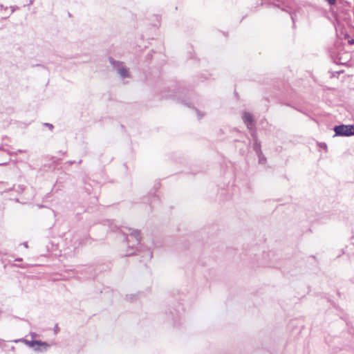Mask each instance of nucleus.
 <instances>
[{
	"label": "nucleus",
	"instance_id": "393cba45",
	"mask_svg": "<svg viewBox=\"0 0 354 354\" xmlns=\"http://www.w3.org/2000/svg\"><path fill=\"white\" fill-rule=\"evenodd\" d=\"M2 149H3L2 147H0V150H2Z\"/></svg>",
	"mask_w": 354,
	"mask_h": 354
},
{
	"label": "nucleus",
	"instance_id": "9b49d317",
	"mask_svg": "<svg viewBox=\"0 0 354 354\" xmlns=\"http://www.w3.org/2000/svg\"><path fill=\"white\" fill-rule=\"evenodd\" d=\"M24 150H21V149H19L18 151H17L16 152H14L13 154L15 155H17L19 153H22L24 152ZM9 154H12V152H10V151H7Z\"/></svg>",
	"mask_w": 354,
	"mask_h": 354
},
{
	"label": "nucleus",
	"instance_id": "b1692460",
	"mask_svg": "<svg viewBox=\"0 0 354 354\" xmlns=\"http://www.w3.org/2000/svg\"><path fill=\"white\" fill-rule=\"evenodd\" d=\"M326 147V145L324 144V145H322V147Z\"/></svg>",
	"mask_w": 354,
	"mask_h": 354
},
{
	"label": "nucleus",
	"instance_id": "f3484780",
	"mask_svg": "<svg viewBox=\"0 0 354 354\" xmlns=\"http://www.w3.org/2000/svg\"><path fill=\"white\" fill-rule=\"evenodd\" d=\"M197 111V113L199 114V111ZM199 115V119H201L203 115Z\"/></svg>",
	"mask_w": 354,
	"mask_h": 354
},
{
	"label": "nucleus",
	"instance_id": "dca6fc26",
	"mask_svg": "<svg viewBox=\"0 0 354 354\" xmlns=\"http://www.w3.org/2000/svg\"><path fill=\"white\" fill-rule=\"evenodd\" d=\"M24 245L26 248H28V243H27V242L24 243Z\"/></svg>",
	"mask_w": 354,
	"mask_h": 354
},
{
	"label": "nucleus",
	"instance_id": "423d86ee",
	"mask_svg": "<svg viewBox=\"0 0 354 354\" xmlns=\"http://www.w3.org/2000/svg\"><path fill=\"white\" fill-rule=\"evenodd\" d=\"M26 344L31 347H34L35 346H42L43 348H35V351H45L49 347V344L45 342H41L39 340H32V341H26Z\"/></svg>",
	"mask_w": 354,
	"mask_h": 354
},
{
	"label": "nucleus",
	"instance_id": "9d476101",
	"mask_svg": "<svg viewBox=\"0 0 354 354\" xmlns=\"http://www.w3.org/2000/svg\"><path fill=\"white\" fill-rule=\"evenodd\" d=\"M329 6H334L336 4L337 0H325Z\"/></svg>",
	"mask_w": 354,
	"mask_h": 354
},
{
	"label": "nucleus",
	"instance_id": "0eeeda50",
	"mask_svg": "<svg viewBox=\"0 0 354 354\" xmlns=\"http://www.w3.org/2000/svg\"><path fill=\"white\" fill-rule=\"evenodd\" d=\"M152 256H153V253L152 252L147 249L144 252V255L142 256L145 259L147 260H149L152 258Z\"/></svg>",
	"mask_w": 354,
	"mask_h": 354
},
{
	"label": "nucleus",
	"instance_id": "4be33fe9",
	"mask_svg": "<svg viewBox=\"0 0 354 354\" xmlns=\"http://www.w3.org/2000/svg\"><path fill=\"white\" fill-rule=\"evenodd\" d=\"M344 55H346L347 57L348 56V54L347 53H344Z\"/></svg>",
	"mask_w": 354,
	"mask_h": 354
},
{
	"label": "nucleus",
	"instance_id": "39448f33",
	"mask_svg": "<svg viewBox=\"0 0 354 354\" xmlns=\"http://www.w3.org/2000/svg\"><path fill=\"white\" fill-rule=\"evenodd\" d=\"M127 230L130 232V238L126 237L127 242L129 243L130 241V239H131L133 240V243L131 247H133L135 245H138L141 240L140 231L138 230H132L131 228H127Z\"/></svg>",
	"mask_w": 354,
	"mask_h": 354
},
{
	"label": "nucleus",
	"instance_id": "412c9836",
	"mask_svg": "<svg viewBox=\"0 0 354 354\" xmlns=\"http://www.w3.org/2000/svg\"><path fill=\"white\" fill-rule=\"evenodd\" d=\"M135 254V252H132L129 253L128 255H131V254Z\"/></svg>",
	"mask_w": 354,
	"mask_h": 354
},
{
	"label": "nucleus",
	"instance_id": "7ed1b4c3",
	"mask_svg": "<svg viewBox=\"0 0 354 354\" xmlns=\"http://www.w3.org/2000/svg\"><path fill=\"white\" fill-rule=\"evenodd\" d=\"M242 119L250 133H252L253 131H257L254 127V119L250 113L246 111L244 112L242 115Z\"/></svg>",
	"mask_w": 354,
	"mask_h": 354
},
{
	"label": "nucleus",
	"instance_id": "1a4fd4ad",
	"mask_svg": "<svg viewBox=\"0 0 354 354\" xmlns=\"http://www.w3.org/2000/svg\"><path fill=\"white\" fill-rule=\"evenodd\" d=\"M0 348H1L3 351H8V349H7L8 348L7 344L3 339H0Z\"/></svg>",
	"mask_w": 354,
	"mask_h": 354
},
{
	"label": "nucleus",
	"instance_id": "6ab92c4d",
	"mask_svg": "<svg viewBox=\"0 0 354 354\" xmlns=\"http://www.w3.org/2000/svg\"><path fill=\"white\" fill-rule=\"evenodd\" d=\"M291 18H292V21L294 22L295 21V18H294L293 15H291Z\"/></svg>",
	"mask_w": 354,
	"mask_h": 354
},
{
	"label": "nucleus",
	"instance_id": "2eb2a0df",
	"mask_svg": "<svg viewBox=\"0 0 354 354\" xmlns=\"http://www.w3.org/2000/svg\"><path fill=\"white\" fill-rule=\"evenodd\" d=\"M10 351H15V346H12L10 347Z\"/></svg>",
	"mask_w": 354,
	"mask_h": 354
},
{
	"label": "nucleus",
	"instance_id": "6e6552de",
	"mask_svg": "<svg viewBox=\"0 0 354 354\" xmlns=\"http://www.w3.org/2000/svg\"><path fill=\"white\" fill-rule=\"evenodd\" d=\"M335 62L339 64H344L346 62V59L343 58L342 56L339 57H337Z\"/></svg>",
	"mask_w": 354,
	"mask_h": 354
},
{
	"label": "nucleus",
	"instance_id": "a211bd4d",
	"mask_svg": "<svg viewBox=\"0 0 354 354\" xmlns=\"http://www.w3.org/2000/svg\"><path fill=\"white\" fill-rule=\"evenodd\" d=\"M11 8H12V12H14L15 10V8L14 7H11Z\"/></svg>",
	"mask_w": 354,
	"mask_h": 354
},
{
	"label": "nucleus",
	"instance_id": "ddd939ff",
	"mask_svg": "<svg viewBox=\"0 0 354 354\" xmlns=\"http://www.w3.org/2000/svg\"><path fill=\"white\" fill-rule=\"evenodd\" d=\"M266 160V157L262 153V156H261V162H260V163L261 164H263V163H265Z\"/></svg>",
	"mask_w": 354,
	"mask_h": 354
},
{
	"label": "nucleus",
	"instance_id": "4468645a",
	"mask_svg": "<svg viewBox=\"0 0 354 354\" xmlns=\"http://www.w3.org/2000/svg\"><path fill=\"white\" fill-rule=\"evenodd\" d=\"M348 44H354V39H349V40L348 41Z\"/></svg>",
	"mask_w": 354,
	"mask_h": 354
},
{
	"label": "nucleus",
	"instance_id": "f8f14e48",
	"mask_svg": "<svg viewBox=\"0 0 354 354\" xmlns=\"http://www.w3.org/2000/svg\"><path fill=\"white\" fill-rule=\"evenodd\" d=\"M46 127H48L50 130H53V125L52 124H50V123H45L44 124Z\"/></svg>",
	"mask_w": 354,
	"mask_h": 354
},
{
	"label": "nucleus",
	"instance_id": "20e7f679",
	"mask_svg": "<svg viewBox=\"0 0 354 354\" xmlns=\"http://www.w3.org/2000/svg\"><path fill=\"white\" fill-rule=\"evenodd\" d=\"M250 135L252 137L254 141L253 149L259 157V162H261L262 151L261 149V142L257 138V131H253Z\"/></svg>",
	"mask_w": 354,
	"mask_h": 354
},
{
	"label": "nucleus",
	"instance_id": "f03ea898",
	"mask_svg": "<svg viewBox=\"0 0 354 354\" xmlns=\"http://www.w3.org/2000/svg\"><path fill=\"white\" fill-rule=\"evenodd\" d=\"M109 62L122 78L129 77L128 70L124 67L123 62L116 61L112 57H109Z\"/></svg>",
	"mask_w": 354,
	"mask_h": 354
},
{
	"label": "nucleus",
	"instance_id": "aec40b11",
	"mask_svg": "<svg viewBox=\"0 0 354 354\" xmlns=\"http://www.w3.org/2000/svg\"><path fill=\"white\" fill-rule=\"evenodd\" d=\"M7 162L0 163V165H6Z\"/></svg>",
	"mask_w": 354,
	"mask_h": 354
},
{
	"label": "nucleus",
	"instance_id": "f257e3e1",
	"mask_svg": "<svg viewBox=\"0 0 354 354\" xmlns=\"http://www.w3.org/2000/svg\"><path fill=\"white\" fill-rule=\"evenodd\" d=\"M333 130L335 133V136H354V125H337L334 127Z\"/></svg>",
	"mask_w": 354,
	"mask_h": 354
},
{
	"label": "nucleus",
	"instance_id": "5701e85b",
	"mask_svg": "<svg viewBox=\"0 0 354 354\" xmlns=\"http://www.w3.org/2000/svg\"><path fill=\"white\" fill-rule=\"evenodd\" d=\"M326 147V145L324 144V145H322V147Z\"/></svg>",
	"mask_w": 354,
	"mask_h": 354
}]
</instances>
